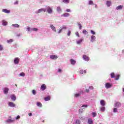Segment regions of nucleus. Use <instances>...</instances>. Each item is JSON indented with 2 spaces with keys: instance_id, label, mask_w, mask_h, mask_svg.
I'll return each mask as SVG.
<instances>
[{
  "instance_id": "f257e3e1",
  "label": "nucleus",
  "mask_w": 124,
  "mask_h": 124,
  "mask_svg": "<svg viewBox=\"0 0 124 124\" xmlns=\"http://www.w3.org/2000/svg\"><path fill=\"white\" fill-rule=\"evenodd\" d=\"M83 59L84 61H86V62H89V61H90V57H88L87 55H83Z\"/></svg>"
},
{
  "instance_id": "f03ea898",
  "label": "nucleus",
  "mask_w": 124,
  "mask_h": 124,
  "mask_svg": "<svg viewBox=\"0 0 124 124\" xmlns=\"http://www.w3.org/2000/svg\"><path fill=\"white\" fill-rule=\"evenodd\" d=\"M47 12L49 14H51L52 13V12H53V9H52V8H51V7H47Z\"/></svg>"
},
{
  "instance_id": "7ed1b4c3",
  "label": "nucleus",
  "mask_w": 124,
  "mask_h": 124,
  "mask_svg": "<svg viewBox=\"0 0 124 124\" xmlns=\"http://www.w3.org/2000/svg\"><path fill=\"white\" fill-rule=\"evenodd\" d=\"M105 87L106 89H110V88L112 87V84L110 83H107L105 85Z\"/></svg>"
},
{
  "instance_id": "20e7f679",
  "label": "nucleus",
  "mask_w": 124,
  "mask_h": 124,
  "mask_svg": "<svg viewBox=\"0 0 124 124\" xmlns=\"http://www.w3.org/2000/svg\"><path fill=\"white\" fill-rule=\"evenodd\" d=\"M41 12H46V9H40L38 10L37 13H41Z\"/></svg>"
},
{
  "instance_id": "39448f33",
  "label": "nucleus",
  "mask_w": 124,
  "mask_h": 124,
  "mask_svg": "<svg viewBox=\"0 0 124 124\" xmlns=\"http://www.w3.org/2000/svg\"><path fill=\"white\" fill-rule=\"evenodd\" d=\"M50 58L51 60H57V59H58V56L57 55H50Z\"/></svg>"
},
{
  "instance_id": "423d86ee",
  "label": "nucleus",
  "mask_w": 124,
  "mask_h": 124,
  "mask_svg": "<svg viewBox=\"0 0 124 124\" xmlns=\"http://www.w3.org/2000/svg\"><path fill=\"white\" fill-rule=\"evenodd\" d=\"M8 105L10 107H15V106H16L15 104H14L13 102H10L8 103Z\"/></svg>"
},
{
  "instance_id": "0eeeda50",
  "label": "nucleus",
  "mask_w": 124,
  "mask_h": 124,
  "mask_svg": "<svg viewBox=\"0 0 124 124\" xmlns=\"http://www.w3.org/2000/svg\"><path fill=\"white\" fill-rule=\"evenodd\" d=\"M10 97L12 100H13V101H15V100H16V96H15V95H11Z\"/></svg>"
},
{
  "instance_id": "6e6552de",
  "label": "nucleus",
  "mask_w": 124,
  "mask_h": 124,
  "mask_svg": "<svg viewBox=\"0 0 124 124\" xmlns=\"http://www.w3.org/2000/svg\"><path fill=\"white\" fill-rule=\"evenodd\" d=\"M50 28L52 30V31H54L55 32H56L57 31V30L56 29V27H55V26H54V25H50Z\"/></svg>"
},
{
  "instance_id": "1a4fd4ad",
  "label": "nucleus",
  "mask_w": 124,
  "mask_h": 124,
  "mask_svg": "<svg viewBox=\"0 0 124 124\" xmlns=\"http://www.w3.org/2000/svg\"><path fill=\"white\" fill-rule=\"evenodd\" d=\"M2 12H4V13H7V14H9V13H10V11L7 9H2Z\"/></svg>"
},
{
  "instance_id": "9d476101",
  "label": "nucleus",
  "mask_w": 124,
  "mask_h": 124,
  "mask_svg": "<svg viewBox=\"0 0 124 124\" xmlns=\"http://www.w3.org/2000/svg\"><path fill=\"white\" fill-rule=\"evenodd\" d=\"M41 89L42 91H45L46 90V85L45 84H43L41 86Z\"/></svg>"
},
{
  "instance_id": "9b49d317",
  "label": "nucleus",
  "mask_w": 124,
  "mask_h": 124,
  "mask_svg": "<svg viewBox=\"0 0 124 124\" xmlns=\"http://www.w3.org/2000/svg\"><path fill=\"white\" fill-rule=\"evenodd\" d=\"M14 62L15 64H18L19 63V58H16L14 60Z\"/></svg>"
},
{
  "instance_id": "f8f14e48",
  "label": "nucleus",
  "mask_w": 124,
  "mask_h": 124,
  "mask_svg": "<svg viewBox=\"0 0 124 124\" xmlns=\"http://www.w3.org/2000/svg\"><path fill=\"white\" fill-rule=\"evenodd\" d=\"M70 15L68 13H65L62 15V16L63 17H69Z\"/></svg>"
},
{
  "instance_id": "ddd939ff",
  "label": "nucleus",
  "mask_w": 124,
  "mask_h": 124,
  "mask_svg": "<svg viewBox=\"0 0 124 124\" xmlns=\"http://www.w3.org/2000/svg\"><path fill=\"white\" fill-rule=\"evenodd\" d=\"M100 103L102 106H105V101L104 100H101Z\"/></svg>"
},
{
  "instance_id": "4468645a",
  "label": "nucleus",
  "mask_w": 124,
  "mask_h": 124,
  "mask_svg": "<svg viewBox=\"0 0 124 124\" xmlns=\"http://www.w3.org/2000/svg\"><path fill=\"white\" fill-rule=\"evenodd\" d=\"M95 37L94 35L91 36V42H93L95 40Z\"/></svg>"
},
{
  "instance_id": "2eb2a0df",
  "label": "nucleus",
  "mask_w": 124,
  "mask_h": 124,
  "mask_svg": "<svg viewBox=\"0 0 124 124\" xmlns=\"http://www.w3.org/2000/svg\"><path fill=\"white\" fill-rule=\"evenodd\" d=\"M88 124H93V119L89 118L88 120Z\"/></svg>"
},
{
  "instance_id": "dca6fc26",
  "label": "nucleus",
  "mask_w": 124,
  "mask_h": 124,
  "mask_svg": "<svg viewBox=\"0 0 124 124\" xmlns=\"http://www.w3.org/2000/svg\"><path fill=\"white\" fill-rule=\"evenodd\" d=\"M9 91V89L8 88H5L4 90V93L6 94L8 93Z\"/></svg>"
},
{
  "instance_id": "f3484780",
  "label": "nucleus",
  "mask_w": 124,
  "mask_h": 124,
  "mask_svg": "<svg viewBox=\"0 0 124 124\" xmlns=\"http://www.w3.org/2000/svg\"><path fill=\"white\" fill-rule=\"evenodd\" d=\"M37 106L41 108L42 107V104L41 102H37Z\"/></svg>"
},
{
  "instance_id": "a211bd4d",
  "label": "nucleus",
  "mask_w": 124,
  "mask_h": 124,
  "mask_svg": "<svg viewBox=\"0 0 124 124\" xmlns=\"http://www.w3.org/2000/svg\"><path fill=\"white\" fill-rule=\"evenodd\" d=\"M70 62L71 63V64L74 65V64H75V63H76V61H75V60H74L73 59H71Z\"/></svg>"
},
{
  "instance_id": "6ab92c4d",
  "label": "nucleus",
  "mask_w": 124,
  "mask_h": 124,
  "mask_svg": "<svg viewBox=\"0 0 124 124\" xmlns=\"http://www.w3.org/2000/svg\"><path fill=\"white\" fill-rule=\"evenodd\" d=\"M44 99L45 101H48V100H50V99H51V97H50V96H48L46 97H45Z\"/></svg>"
},
{
  "instance_id": "aec40b11",
  "label": "nucleus",
  "mask_w": 124,
  "mask_h": 124,
  "mask_svg": "<svg viewBox=\"0 0 124 124\" xmlns=\"http://www.w3.org/2000/svg\"><path fill=\"white\" fill-rule=\"evenodd\" d=\"M121 9H123V5H119L116 7L117 10H119Z\"/></svg>"
},
{
  "instance_id": "412c9836",
  "label": "nucleus",
  "mask_w": 124,
  "mask_h": 124,
  "mask_svg": "<svg viewBox=\"0 0 124 124\" xmlns=\"http://www.w3.org/2000/svg\"><path fill=\"white\" fill-rule=\"evenodd\" d=\"M107 5L108 7H110V6H111V1H107Z\"/></svg>"
},
{
  "instance_id": "4be33fe9",
  "label": "nucleus",
  "mask_w": 124,
  "mask_h": 124,
  "mask_svg": "<svg viewBox=\"0 0 124 124\" xmlns=\"http://www.w3.org/2000/svg\"><path fill=\"white\" fill-rule=\"evenodd\" d=\"M57 11L59 12V13H61L62 12V8H61V7H58L57 8Z\"/></svg>"
},
{
  "instance_id": "5701e85b",
  "label": "nucleus",
  "mask_w": 124,
  "mask_h": 124,
  "mask_svg": "<svg viewBox=\"0 0 124 124\" xmlns=\"http://www.w3.org/2000/svg\"><path fill=\"white\" fill-rule=\"evenodd\" d=\"M82 41H83V39H80L77 42V44H78V45L81 44Z\"/></svg>"
},
{
  "instance_id": "b1692460",
  "label": "nucleus",
  "mask_w": 124,
  "mask_h": 124,
  "mask_svg": "<svg viewBox=\"0 0 124 124\" xmlns=\"http://www.w3.org/2000/svg\"><path fill=\"white\" fill-rule=\"evenodd\" d=\"M120 106H121V103L120 102H117L115 104V107H120Z\"/></svg>"
},
{
  "instance_id": "393cba45",
  "label": "nucleus",
  "mask_w": 124,
  "mask_h": 124,
  "mask_svg": "<svg viewBox=\"0 0 124 124\" xmlns=\"http://www.w3.org/2000/svg\"><path fill=\"white\" fill-rule=\"evenodd\" d=\"M12 26L14 28H19L20 25H19L18 24H12Z\"/></svg>"
},
{
  "instance_id": "a878e982",
  "label": "nucleus",
  "mask_w": 124,
  "mask_h": 124,
  "mask_svg": "<svg viewBox=\"0 0 124 124\" xmlns=\"http://www.w3.org/2000/svg\"><path fill=\"white\" fill-rule=\"evenodd\" d=\"M15 120H12V119H8L6 122L7 123H14V122H15Z\"/></svg>"
},
{
  "instance_id": "bb28decb",
  "label": "nucleus",
  "mask_w": 124,
  "mask_h": 124,
  "mask_svg": "<svg viewBox=\"0 0 124 124\" xmlns=\"http://www.w3.org/2000/svg\"><path fill=\"white\" fill-rule=\"evenodd\" d=\"M2 23H2L3 26H6L7 25V22H6L5 20H3Z\"/></svg>"
},
{
  "instance_id": "cd10ccee",
  "label": "nucleus",
  "mask_w": 124,
  "mask_h": 124,
  "mask_svg": "<svg viewBox=\"0 0 124 124\" xmlns=\"http://www.w3.org/2000/svg\"><path fill=\"white\" fill-rule=\"evenodd\" d=\"M119 78H120V75H117L116 76H115V80H118Z\"/></svg>"
},
{
  "instance_id": "c85d7f7f",
  "label": "nucleus",
  "mask_w": 124,
  "mask_h": 124,
  "mask_svg": "<svg viewBox=\"0 0 124 124\" xmlns=\"http://www.w3.org/2000/svg\"><path fill=\"white\" fill-rule=\"evenodd\" d=\"M100 110L102 112H104L105 111V107H102L100 108Z\"/></svg>"
},
{
  "instance_id": "c756f323",
  "label": "nucleus",
  "mask_w": 124,
  "mask_h": 124,
  "mask_svg": "<svg viewBox=\"0 0 124 124\" xmlns=\"http://www.w3.org/2000/svg\"><path fill=\"white\" fill-rule=\"evenodd\" d=\"M88 4H89V5H93V0H90L89 1Z\"/></svg>"
},
{
  "instance_id": "7c9ffc66",
  "label": "nucleus",
  "mask_w": 124,
  "mask_h": 124,
  "mask_svg": "<svg viewBox=\"0 0 124 124\" xmlns=\"http://www.w3.org/2000/svg\"><path fill=\"white\" fill-rule=\"evenodd\" d=\"M61 30H66V26L63 25V26L61 27Z\"/></svg>"
},
{
  "instance_id": "2f4dec72",
  "label": "nucleus",
  "mask_w": 124,
  "mask_h": 124,
  "mask_svg": "<svg viewBox=\"0 0 124 124\" xmlns=\"http://www.w3.org/2000/svg\"><path fill=\"white\" fill-rule=\"evenodd\" d=\"M92 114L93 117V118H94V117H95V116H96V115H97L96 112H93L92 113Z\"/></svg>"
},
{
  "instance_id": "473e14b6",
  "label": "nucleus",
  "mask_w": 124,
  "mask_h": 124,
  "mask_svg": "<svg viewBox=\"0 0 124 124\" xmlns=\"http://www.w3.org/2000/svg\"><path fill=\"white\" fill-rule=\"evenodd\" d=\"M110 77H111V78H115V74L114 73H112L111 74H110Z\"/></svg>"
},
{
  "instance_id": "72a5a7b5",
  "label": "nucleus",
  "mask_w": 124,
  "mask_h": 124,
  "mask_svg": "<svg viewBox=\"0 0 124 124\" xmlns=\"http://www.w3.org/2000/svg\"><path fill=\"white\" fill-rule=\"evenodd\" d=\"M7 42L8 43H11L12 42H13V39H10V40H7Z\"/></svg>"
},
{
  "instance_id": "f704fd0d",
  "label": "nucleus",
  "mask_w": 124,
  "mask_h": 124,
  "mask_svg": "<svg viewBox=\"0 0 124 124\" xmlns=\"http://www.w3.org/2000/svg\"><path fill=\"white\" fill-rule=\"evenodd\" d=\"M63 2L64 3H69V0H63Z\"/></svg>"
},
{
  "instance_id": "c9c22d12",
  "label": "nucleus",
  "mask_w": 124,
  "mask_h": 124,
  "mask_svg": "<svg viewBox=\"0 0 124 124\" xmlns=\"http://www.w3.org/2000/svg\"><path fill=\"white\" fill-rule=\"evenodd\" d=\"M75 34L77 35V36H78V37H80V34L78 31L76 32Z\"/></svg>"
},
{
  "instance_id": "e433bc0d",
  "label": "nucleus",
  "mask_w": 124,
  "mask_h": 124,
  "mask_svg": "<svg viewBox=\"0 0 124 124\" xmlns=\"http://www.w3.org/2000/svg\"><path fill=\"white\" fill-rule=\"evenodd\" d=\"M80 93L75 94V97H78V96H80Z\"/></svg>"
},
{
  "instance_id": "4c0bfd02",
  "label": "nucleus",
  "mask_w": 124,
  "mask_h": 124,
  "mask_svg": "<svg viewBox=\"0 0 124 124\" xmlns=\"http://www.w3.org/2000/svg\"><path fill=\"white\" fill-rule=\"evenodd\" d=\"M19 76L22 77H25V74L24 73V72H22L20 74Z\"/></svg>"
},
{
  "instance_id": "58836bf2",
  "label": "nucleus",
  "mask_w": 124,
  "mask_h": 124,
  "mask_svg": "<svg viewBox=\"0 0 124 124\" xmlns=\"http://www.w3.org/2000/svg\"><path fill=\"white\" fill-rule=\"evenodd\" d=\"M113 112H114V113H117V112H118V109H117V108H114Z\"/></svg>"
},
{
  "instance_id": "ea45409f",
  "label": "nucleus",
  "mask_w": 124,
  "mask_h": 124,
  "mask_svg": "<svg viewBox=\"0 0 124 124\" xmlns=\"http://www.w3.org/2000/svg\"><path fill=\"white\" fill-rule=\"evenodd\" d=\"M83 33L84 34H88V31H87L86 30H83V31H82Z\"/></svg>"
},
{
  "instance_id": "a19ab883",
  "label": "nucleus",
  "mask_w": 124,
  "mask_h": 124,
  "mask_svg": "<svg viewBox=\"0 0 124 124\" xmlns=\"http://www.w3.org/2000/svg\"><path fill=\"white\" fill-rule=\"evenodd\" d=\"M78 112L79 114L83 113V109L82 108L79 109L78 110Z\"/></svg>"
},
{
  "instance_id": "79ce46f5",
  "label": "nucleus",
  "mask_w": 124,
  "mask_h": 124,
  "mask_svg": "<svg viewBox=\"0 0 124 124\" xmlns=\"http://www.w3.org/2000/svg\"><path fill=\"white\" fill-rule=\"evenodd\" d=\"M76 124H80V120H76Z\"/></svg>"
},
{
  "instance_id": "37998d69",
  "label": "nucleus",
  "mask_w": 124,
  "mask_h": 124,
  "mask_svg": "<svg viewBox=\"0 0 124 124\" xmlns=\"http://www.w3.org/2000/svg\"><path fill=\"white\" fill-rule=\"evenodd\" d=\"M32 31H38V29H37V28H32Z\"/></svg>"
},
{
  "instance_id": "c03bdc74",
  "label": "nucleus",
  "mask_w": 124,
  "mask_h": 124,
  "mask_svg": "<svg viewBox=\"0 0 124 124\" xmlns=\"http://www.w3.org/2000/svg\"><path fill=\"white\" fill-rule=\"evenodd\" d=\"M78 26L79 27V30H82V25L80 24H78Z\"/></svg>"
},
{
  "instance_id": "a18cd8bd",
  "label": "nucleus",
  "mask_w": 124,
  "mask_h": 124,
  "mask_svg": "<svg viewBox=\"0 0 124 124\" xmlns=\"http://www.w3.org/2000/svg\"><path fill=\"white\" fill-rule=\"evenodd\" d=\"M91 32L92 34H93V35L95 34V32H94V31H93V30L91 31Z\"/></svg>"
},
{
  "instance_id": "49530a36",
  "label": "nucleus",
  "mask_w": 124,
  "mask_h": 124,
  "mask_svg": "<svg viewBox=\"0 0 124 124\" xmlns=\"http://www.w3.org/2000/svg\"><path fill=\"white\" fill-rule=\"evenodd\" d=\"M3 50V47H2V46L0 45V51H2Z\"/></svg>"
},
{
  "instance_id": "de8ad7c7",
  "label": "nucleus",
  "mask_w": 124,
  "mask_h": 124,
  "mask_svg": "<svg viewBox=\"0 0 124 124\" xmlns=\"http://www.w3.org/2000/svg\"><path fill=\"white\" fill-rule=\"evenodd\" d=\"M32 93L33 94L35 95L36 94V92L35 91V90H32Z\"/></svg>"
},
{
  "instance_id": "09e8293b",
  "label": "nucleus",
  "mask_w": 124,
  "mask_h": 124,
  "mask_svg": "<svg viewBox=\"0 0 124 124\" xmlns=\"http://www.w3.org/2000/svg\"><path fill=\"white\" fill-rule=\"evenodd\" d=\"M79 73H80V74H83V73H84V71H83L82 70H80V71H79Z\"/></svg>"
},
{
  "instance_id": "8fccbe9b",
  "label": "nucleus",
  "mask_w": 124,
  "mask_h": 124,
  "mask_svg": "<svg viewBox=\"0 0 124 124\" xmlns=\"http://www.w3.org/2000/svg\"><path fill=\"white\" fill-rule=\"evenodd\" d=\"M71 33V31H68V33H67L68 36H69V35H70Z\"/></svg>"
},
{
  "instance_id": "3c124183",
  "label": "nucleus",
  "mask_w": 124,
  "mask_h": 124,
  "mask_svg": "<svg viewBox=\"0 0 124 124\" xmlns=\"http://www.w3.org/2000/svg\"><path fill=\"white\" fill-rule=\"evenodd\" d=\"M20 116L19 115L17 116L16 117V120H19V119H20Z\"/></svg>"
},
{
  "instance_id": "603ef678",
  "label": "nucleus",
  "mask_w": 124,
  "mask_h": 124,
  "mask_svg": "<svg viewBox=\"0 0 124 124\" xmlns=\"http://www.w3.org/2000/svg\"><path fill=\"white\" fill-rule=\"evenodd\" d=\"M62 31V29H60L58 31V33H61Z\"/></svg>"
},
{
  "instance_id": "864d4df0",
  "label": "nucleus",
  "mask_w": 124,
  "mask_h": 124,
  "mask_svg": "<svg viewBox=\"0 0 124 124\" xmlns=\"http://www.w3.org/2000/svg\"><path fill=\"white\" fill-rule=\"evenodd\" d=\"M89 89H90V90H93V86H90V87H89Z\"/></svg>"
},
{
  "instance_id": "5fc2aeb1",
  "label": "nucleus",
  "mask_w": 124,
  "mask_h": 124,
  "mask_svg": "<svg viewBox=\"0 0 124 124\" xmlns=\"http://www.w3.org/2000/svg\"><path fill=\"white\" fill-rule=\"evenodd\" d=\"M85 92H86V93H89V92H90V90L87 89H86Z\"/></svg>"
},
{
  "instance_id": "6e6d98bb",
  "label": "nucleus",
  "mask_w": 124,
  "mask_h": 124,
  "mask_svg": "<svg viewBox=\"0 0 124 124\" xmlns=\"http://www.w3.org/2000/svg\"><path fill=\"white\" fill-rule=\"evenodd\" d=\"M82 107H88V105H83L82 106Z\"/></svg>"
},
{
  "instance_id": "4d7b16f0",
  "label": "nucleus",
  "mask_w": 124,
  "mask_h": 124,
  "mask_svg": "<svg viewBox=\"0 0 124 124\" xmlns=\"http://www.w3.org/2000/svg\"><path fill=\"white\" fill-rule=\"evenodd\" d=\"M79 93L80 95L83 94V93H84V92L83 91H80V93Z\"/></svg>"
},
{
  "instance_id": "13d9d810",
  "label": "nucleus",
  "mask_w": 124,
  "mask_h": 124,
  "mask_svg": "<svg viewBox=\"0 0 124 124\" xmlns=\"http://www.w3.org/2000/svg\"><path fill=\"white\" fill-rule=\"evenodd\" d=\"M29 116L30 117H31V116H32V114L31 113H30L29 114Z\"/></svg>"
},
{
  "instance_id": "bf43d9fd",
  "label": "nucleus",
  "mask_w": 124,
  "mask_h": 124,
  "mask_svg": "<svg viewBox=\"0 0 124 124\" xmlns=\"http://www.w3.org/2000/svg\"><path fill=\"white\" fill-rule=\"evenodd\" d=\"M27 30H28V31H31V28L28 27V28H27Z\"/></svg>"
},
{
  "instance_id": "052dcab7",
  "label": "nucleus",
  "mask_w": 124,
  "mask_h": 124,
  "mask_svg": "<svg viewBox=\"0 0 124 124\" xmlns=\"http://www.w3.org/2000/svg\"><path fill=\"white\" fill-rule=\"evenodd\" d=\"M67 12H70V10L69 9H67L66 10Z\"/></svg>"
},
{
  "instance_id": "680f3d73",
  "label": "nucleus",
  "mask_w": 124,
  "mask_h": 124,
  "mask_svg": "<svg viewBox=\"0 0 124 124\" xmlns=\"http://www.w3.org/2000/svg\"><path fill=\"white\" fill-rule=\"evenodd\" d=\"M58 72H62V69H58Z\"/></svg>"
},
{
  "instance_id": "e2e57ef3",
  "label": "nucleus",
  "mask_w": 124,
  "mask_h": 124,
  "mask_svg": "<svg viewBox=\"0 0 124 124\" xmlns=\"http://www.w3.org/2000/svg\"><path fill=\"white\" fill-rule=\"evenodd\" d=\"M15 4H18V1L15 2Z\"/></svg>"
},
{
  "instance_id": "0e129e2a",
  "label": "nucleus",
  "mask_w": 124,
  "mask_h": 124,
  "mask_svg": "<svg viewBox=\"0 0 124 124\" xmlns=\"http://www.w3.org/2000/svg\"><path fill=\"white\" fill-rule=\"evenodd\" d=\"M84 73H87V71H86V70H84Z\"/></svg>"
},
{
  "instance_id": "69168bd1",
  "label": "nucleus",
  "mask_w": 124,
  "mask_h": 124,
  "mask_svg": "<svg viewBox=\"0 0 124 124\" xmlns=\"http://www.w3.org/2000/svg\"><path fill=\"white\" fill-rule=\"evenodd\" d=\"M124 93V88H123V90Z\"/></svg>"
},
{
  "instance_id": "338daca9",
  "label": "nucleus",
  "mask_w": 124,
  "mask_h": 124,
  "mask_svg": "<svg viewBox=\"0 0 124 124\" xmlns=\"http://www.w3.org/2000/svg\"><path fill=\"white\" fill-rule=\"evenodd\" d=\"M16 87H17V84H16Z\"/></svg>"
}]
</instances>
